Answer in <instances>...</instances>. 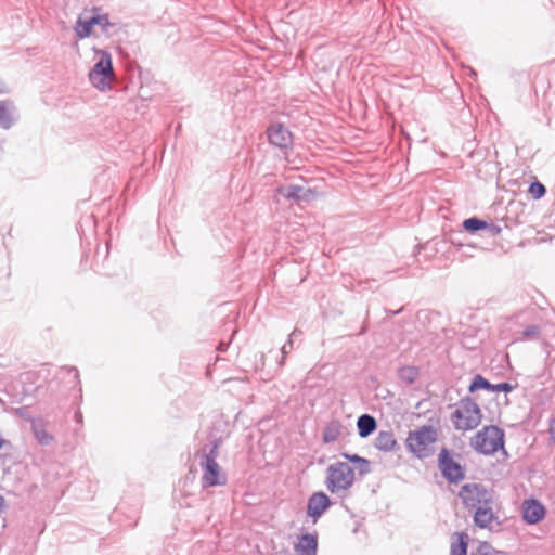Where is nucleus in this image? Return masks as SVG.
<instances>
[{"mask_svg":"<svg viewBox=\"0 0 555 555\" xmlns=\"http://www.w3.org/2000/svg\"><path fill=\"white\" fill-rule=\"evenodd\" d=\"M418 346L429 351L440 346L446 337L440 313L424 309L418 310Z\"/></svg>","mask_w":555,"mask_h":555,"instance_id":"f257e3e1","label":"nucleus"},{"mask_svg":"<svg viewBox=\"0 0 555 555\" xmlns=\"http://www.w3.org/2000/svg\"><path fill=\"white\" fill-rule=\"evenodd\" d=\"M219 440H214L210 446L204 447L197 452L198 463L202 469V486L204 488L224 486L227 474L217 462Z\"/></svg>","mask_w":555,"mask_h":555,"instance_id":"f03ea898","label":"nucleus"},{"mask_svg":"<svg viewBox=\"0 0 555 555\" xmlns=\"http://www.w3.org/2000/svg\"><path fill=\"white\" fill-rule=\"evenodd\" d=\"M505 433L495 425L485 426L470 440V446L480 454L492 455L504 450Z\"/></svg>","mask_w":555,"mask_h":555,"instance_id":"7ed1b4c3","label":"nucleus"},{"mask_svg":"<svg viewBox=\"0 0 555 555\" xmlns=\"http://www.w3.org/2000/svg\"><path fill=\"white\" fill-rule=\"evenodd\" d=\"M514 321L520 327L521 331L516 332V340L531 341L537 340L540 337L543 320L541 311L535 307H529L514 315Z\"/></svg>","mask_w":555,"mask_h":555,"instance_id":"20e7f679","label":"nucleus"},{"mask_svg":"<svg viewBox=\"0 0 555 555\" xmlns=\"http://www.w3.org/2000/svg\"><path fill=\"white\" fill-rule=\"evenodd\" d=\"M481 420V410L477 402L470 397L461 399L452 414L454 427L463 431L475 429L479 426Z\"/></svg>","mask_w":555,"mask_h":555,"instance_id":"39448f33","label":"nucleus"},{"mask_svg":"<svg viewBox=\"0 0 555 555\" xmlns=\"http://www.w3.org/2000/svg\"><path fill=\"white\" fill-rule=\"evenodd\" d=\"M354 470L345 462L331 464L326 469L325 486L332 493H341L352 487Z\"/></svg>","mask_w":555,"mask_h":555,"instance_id":"423d86ee","label":"nucleus"},{"mask_svg":"<svg viewBox=\"0 0 555 555\" xmlns=\"http://www.w3.org/2000/svg\"><path fill=\"white\" fill-rule=\"evenodd\" d=\"M98 60L89 73V80L93 87L101 91H105L111 87L114 78L112 56L108 52L94 49Z\"/></svg>","mask_w":555,"mask_h":555,"instance_id":"0eeeda50","label":"nucleus"},{"mask_svg":"<svg viewBox=\"0 0 555 555\" xmlns=\"http://www.w3.org/2000/svg\"><path fill=\"white\" fill-rule=\"evenodd\" d=\"M459 495L469 509H477L478 506H487V504L493 503L492 493L480 483L462 486Z\"/></svg>","mask_w":555,"mask_h":555,"instance_id":"6e6552de","label":"nucleus"},{"mask_svg":"<svg viewBox=\"0 0 555 555\" xmlns=\"http://www.w3.org/2000/svg\"><path fill=\"white\" fill-rule=\"evenodd\" d=\"M438 467L449 483H459L465 478L464 467L456 462L449 449L442 448L438 456Z\"/></svg>","mask_w":555,"mask_h":555,"instance_id":"1a4fd4ad","label":"nucleus"},{"mask_svg":"<svg viewBox=\"0 0 555 555\" xmlns=\"http://www.w3.org/2000/svg\"><path fill=\"white\" fill-rule=\"evenodd\" d=\"M332 502L328 495L322 491L314 492L307 503V516L315 524L320 517L330 508Z\"/></svg>","mask_w":555,"mask_h":555,"instance_id":"9d476101","label":"nucleus"},{"mask_svg":"<svg viewBox=\"0 0 555 555\" xmlns=\"http://www.w3.org/2000/svg\"><path fill=\"white\" fill-rule=\"evenodd\" d=\"M545 506L537 499H528L522 504V519L528 525L540 522L545 516Z\"/></svg>","mask_w":555,"mask_h":555,"instance_id":"9b49d317","label":"nucleus"},{"mask_svg":"<svg viewBox=\"0 0 555 555\" xmlns=\"http://www.w3.org/2000/svg\"><path fill=\"white\" fill-rule=\"evenodd\" d=\"M267 133L269 142L274 146L287 149L292 145V134L282 124H274L270 126Z\"/></svg>","mask_w":555,"mask_h":555,"instance_id":"f8f14e48","label":"nucleus"},{"mask_svg":"<svg viewBox=\"0 0 555 555\" xmlns=\"http://www.w3.org/2000/svg\"><path fill=\"white\" fill-rule=\"evenodd\" d=\"M18 120V111L15 104L9 100L0 101V128L11 129Z\"/></svg>","mask_w":555,"mask_h":555,"instance_id":"ddd939ff","label":"nucleus"},{"mask_svg":"<svg viewBox=\"0 0 555 555\" xmlns=\"http://www.w3.org/2000/svg\"><path fill=\"white\" fill-rule=\"evenodd\" d=\"M90 13H92L94 25L101 29V33L111 37L117 26L116 23L112 22L108 14L103 13L99 8H92Z\"/></svg>","mask_w":555,"mask_h":555,"instance_id":"4468645a","label":"nucleus"},{"mask_svg":"<svg viewBox=\"0 0 555 555\" xmlns=\"http://www.w3.org/2000/svg\"><path fill=\"white\" fill-rule=\"evenodd\" d=\"M438 434L435 427L429 425L418 426V459L427 456L425 447L428 443H433L437 440Z\"/></svg>","mask_w":555,"mask_h":555,"instance_id":"2eb2a0df","label":"nucleus"},{"mask_svg":"<svg viewBox=\"0 0 555 555\" xmlns=\"http://www.w3.org/2000/svg\"><path fill=\"white\" fill-rule=\"evenodd\" d=\"M318 538L315 534L306 533L302 534L297 544L295 551L297 555H317Z\"/></svg>","mask_w":555,"mask_h":555,"instance_id":"dca6fc26","label":"nucleus"},{"mask_svg":"<svg viewBox=\"0 0 555 555\" xmlns=\"http://www.w3.org/2000/svg\"><path fill=\"white\" fill-rule=\"evenodd\" d=\"M95 27L92 21V13L90 15H79L74 26L75 34L78 39H85L93 35Z\"/></svg>","mask_w":555,"mask_h":555,"instance_id":"f3484780","label":"nucleus"},{"mask_svg":"<svg viewBox=\"0 0 555 555\" xmlns=\"http://www.w3.org/2000/svg\"><path fill=\"white\" fill-rule=\"evenodd\" d=\"M493 503L487 504V506H478L474 512V524L481 528H489V525L495 518L492 511Z\"/></svg>","mask_w":555,"mask_h":555,"instance_id":"a211bd4d","label":"nucleus"},{"mask_svg":"<svg viewBox=\"0 0 555 555\" xmlns=\"http://www.w3.org/2000/svg\"><path fill=\"white\" fill-rule=\"evenodd\" d=\"M469 535L462 531L455 532L452 535L450 545V555H467Z\"/></svg>","mask_w":555,"mask_h":555,"instance_id":"6ab92c4d","label":"nucleus"},{"mask_svg":"<svg viewBox=\"0 0 555 555\" xmlns=\"http://www.w3.org/2000/svg\"><path fill=\"white\" fill-rule=\"evenodd\" d=\"M31 430L41 446H49L53 441V436L47 431L43 421L36 418L31 421Z\"/></svg>","mask_w":555,"mask_h":555,"instance_id":"aec40b11","label":"nucleus"},{"mask_svg":"<svg viewBox=\"0 0 555 555\" xmlns=\"http://www.w3.org/2000/svg\"><path fill=\"white\" fill-rule=\"evenodd\" d=\"M359 435L362 438L370 436L376 428V421L369 414H362L357 422Z\"/></svg>","mask_w":555,"mask_h":555,"instance_id":"412c9836","label":"nucleus"},{"mask_svg":"<svg viewBox=\"0 0 555 555\" xmlns=\"http://www.w3.org/2000/svg\"><path fill=\"white\" fill-rule=\"evenodd\" d=\"M375 447L380 451H391L396 446V440L392 433L382 430L375 438Z\"/></svg>","mask_w":555,"mask_h":555,"instance_id":"4be33fe9","label":"nucleus"},{"mask_svg":"<svg viewBox=\"0 0 555 555\" xmlns=\"http://www.w3.org/2000/svg\"><path fill=\"white\" fill-rule=\"evenodd\" d=\"M341 434V425L338 421H333L324 428L323 431V441L325 443H331L337 440V438Z\"/></svg>","mask_w":555,"mask_h":555,"instance_id":"5701e85b","label":"nucleus"},{"mask_svg":"<svg viewBox=\"0 0 555 555\" xmlns=\"http://www.w3.org/2000/svg\"><path fill=\"white\" fill-rule=\"evenodd\" d=\"M462 227L469 233H476L478 231H485L486 227H488V222L478 217H470L463 221Z\"/></svg>","mask_w":555,"mask_h":555,"instance_id":"b1692460","label":"nucleus"},{"mask_svg":"<svg viewBox=\"0 0 555 555\" xmlns=\"http://www.w3.org/2000/svg\"><path fill=\"white\" fill-rule=\"evenodd\" d=\"M492 389V384L486 378L483 377L482 375L480 374H476L469 386H468V391L469 392H475L477 390H487V391H491Z\"/></svg>","mask_w":555,"mask_h":555,"instance_id":"393cba45","label":"nucleus"},{"mask_svg":"<svg viewBox=\"0 0 555 555\" xmlns=\"http://www.w3.org/2000/svg\"><path fill=\"white\" fill-rule=\"evenodd\" d=\"M301 192L300 185H286L279 189V193L287 199L298 201L299 193Z\"/></svg>","mask_w":555,"mask_h":555,"instance_id":"a878e982","label":"nucleus"},{"mask_svg":"<svg viewBox=\"0 0 555 555\" xmlns=\"http://www.w3.org/2000/svg\"><path fill=\"white\" fill-rule=\"evenodd\" d=\"M399 377L406 384H413L416 380V369L414 366H402L399 370Z\"/></svg>","mask_w":555,"mask_h":555,"instance_id":"bb28decb","label":"nucleus"},{"mask_svg":"<svg viewBox=\"0 0 555 555\" xmlns=\"http://www.w3.org/2000/svg\"><path fill=\"white\" fill-rule=\"evenodd\" d=\"M528 192L532 196L533 199H540L545 195L546 188L543 183L535 180L530 183Z\"/></svg>","mask_w":555,"mask_h":555,"instance_id":"cd10ccee","label":"nucleus"},{"mask_svg":"<svg viewBox=\"0 0 555 555\" xmlns=\"http://www.w3.org/2000/svg\"><path fill=\"white\" fill-rule=\"evenodd\" d=\"M300 332L298 330H294L291 334H289V337H288V340L282 346L281 348V353H282V360H281V364L284 363V360H285V357L288 352H291L294 348V338L299 335Z\"/></svg>","mask_w":555,"mask_h":555,"instance_id":"c85d7f7f","label":"nucleus"},{"mask_svg":"<svg viewBox=\"0 0 555 555\" xmlns=\"http://www.w3.org/2000/svg\"><path fill=\"white\" fill-rule=\"evenodd\" d=\"M345 456L350 460L351 462L353 463H359V472L361 475H364L366 473H369L370 468H369V461L359 456V455H347L345 454Z\"/></svg>","mask_w":555,"mask_h":555,"instance_id":"c756f323","label":"nucleus"},{"mask_svg":"<svg viewBox=\"0 0 555 555\" xmlns=\"http://www.w3.org/2000/svg\"><path fill=\"white\" fill-rule=\"evenodd\" d=\"M479 555H503L496 551L489 542H481L477 550Z\"/></svg>","mask_w":555,"mask_h":555,"instance_id":"7c9ffc66","label":"nucleus"},{"mask_svg":"<svg viewBox=\"0 0 555 555\" xmlns=\"http://www.w3.org/2000/svg\"><path fill=\"white\" fill-rule=\"evenodd\" d=\"M515 385H512L508 382H502L499 384H492L491 392H512L515 389Z\"/></svg>","mask_w":555,"mask_h":555,"instance_id":"2f4dec72","label":"nucleus"},{"mask_svg":"<svg viewBox=\"0 0 555 555\" xmlns=\"http://www.w3.org/2000/svg\"><path fill=\"white\" fill-rule=\"evenodd\" d=\"M299 202H309L314 197V192L309 188L301 186V192L299 193Z\"/></svg>","mask_w":555,"mask_h":555,"instance_id":"473e14b6","label":"nucleus"},{"mask_svg":"<svg viewBox=\"0 0 555 555\" xmlns=\"http://www.w3.org/2000/svg\"><path fill=\"white\" fill-rule=\"evenodd\" d=\"M485 231L488 233L489 236L494 237L502 232V228L499 224L488 222V227H486Z\"/></svg>","mask_w":555,"mask_h":555,"instance_id":"72a5a7b5","label":"nucleus"},{"mask_svg":"<svg viewBox=\"0 0 555 555\" xmlns=\"http://www.w3.org/2000/svg\"><path fill=\"white\" fill-rule=\"evenodd\" d=\"M406 447L412 453H416V431H410L406 438Z\"/></svg>","mask_w":555,"mask_h":555,"instance_id":"f704fd0d","label":"nucleus"},{"mask_svg":"<svg viewBox=\"0 0 555 555\" xmlns=\"http://www.w3.org/2000/svg\"><path fill=\"white\" fill-rule=\"evenodd\" d=\"M548 436H550V443H555V415L550 418L548 421Z\"/></svg>","mask_w":555,"mask_h":555,"instance_id":"c9c22d12","label":"nucleus"},{"mask_svg":"<svg viewBox=\"0 0 555 555\" xmlns=\"http://www.w3.org/2000/svg\"><path fill=\"white\" fill-rule=\"evenodd\" d=\"M467 69H468V74H469V76H470L474 80H476V79H477V72H476L473 67H470V66H468V67H467Z\"/></svg>","mask_w":555,"mask_h":555,"instance_id":"e433bc0d","label":"nucleus"},{"mask_svg":"<svg viewBox=\"0 0 555 555\" xmlns=\"http://www.w3.org/2000/svg\"><path fill=\"white\" fill-rule=\"evenodd\" d=\"M227 347H228V345H227V344H224V343H220V344H219V346H218V350H219V351H221V352H222V351H225V350H227Z\"/></svg>","mask_w":555,"mask_h":555,"instance_id":"4c0bfd02","label":"nucleus"},{"mask_svg":"<svg viewBox=\"0 0 555 555\" xmlns=\"http://www.w3.org/2000/svg\"><path fill=\"white\" fill-rule=\"evenodd\" d=\"M4 506V499L0 495V509Z\"/></svg>","mask_w":555,"mask_h":555,"instance_id":"58836bf2","label":"nucleus"},{"mask_svg":"<svg viewBox=\"0 0 555 555\" xmlns=\"http://www.w3.org/2000/svg\"><path fill=\"white\" fill-rule=\"evenodd\" d=\"M76 418H77V422H80L81 415L80 414H76Z\"/></svg>","mask_w":555,"mask_h":555,"instance_id":"ea45409f","label":"nucleus"},{"mask_svg":"<svg viewBox=\"0 0 555 555\" xmlns=\"http://www.w3.org/2000/svg\"><path fill=\"white\" fill-rule=\"evenodd\" d=\"M3 446V440L0 438V449L2 448Z\"/></svg>","mask_w":555,"mask_h":555,"instance_id":"a19ab883","label":"nucleus"},{"mask_svg":"<svg viewBox=\"0 0 555 555\" xmlns=\"http://www.w3.org/2000/svg\"><path fill=\"white\" fill-rule=\"evenodd\" d=\"M1 92H2V91L0 90V93H1Z\"/></svg>","mask_w":555,"mask_h":555,"instance_id":"79ce46f5","label":"nucleus"}]
</instances>
